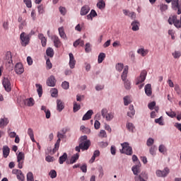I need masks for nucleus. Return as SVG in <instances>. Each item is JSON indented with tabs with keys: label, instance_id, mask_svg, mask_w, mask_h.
Returning a JSON list of instances; mask_svg holds the SVG:
<instances>
[{
	"label": "nucleus",
	"instance_id": "obj_5",
	"mask_svg": "<svg viewBox=\"0 0 181 181\" xmlns=\"http://www.w3.org/2000/svg\"><path fill=\"white\" fill-rule=\"evenodd\" d=\"M102 116L105 118L106 121H112L114 119V112H109L106 108L101 110Z\"/></svg>",
	"mask_w": 181,
	"mask_h": 181
},
{
	"label": "nucleus",
	"instance_id": "obj_24",
	"mask_svg": "<svg viewBox=\"0 0 181 181\" xmlns=\"http://www.w3.org/2000/svg\"><path fill=\"white\" fill-rule=\"evenodd\" d=\"M148 52L149 51H148V49H145L144 48H140L137 50V53L139 54H141L142 57H145V56H146V54H148Z\"/></svg>",
	"mask_w": 181,
	"mask_h": 181
},
{
	"label": "nucleus",
	"instance_id": "obj_8",
	"mask_svg": "<svg viewBox=\"0 0 181 181\" xmlns=\"http://www.w3.org/2000/svg\"><path fill=\"white\" fill-rule=\"evenodd\" d=\"M172 8L174 11H177V15L181 13V3H179V0H172Z\"/></svg>",
	"mask_w": 181,
	"mask_h": 181
},
{
	"label": "nucleus",
	"instance_id": "obj_4",
	"mask_svg": "<svg viewBox=\"0 0 181 181\" xmlns=\"http://www.w3.org/2000/svg\"><path fill=\"white\" fill-rule=\"evenodd\" d=\"M122 149L120 150L121 153H125V155H132V147L129 146V144L125 142L121 144Z\"/></svg>",
	"mask_w": 181,
	"mask_h": 181
},
{
	"label": "nucleus",
	"instance_id": "obj_53",
	"mask_svg": "<svg viewBox=\"0 0 181 181\" xmlns=\"http://www.w3.org/2000/svg\"><path fill=\"white\" fill-rule=\"evenodd\" d=\"M122 69H124V64H117L116 65V70H117V71H122Z\"/></svg>",
	"mask_w": 181,
	"mask_h": 181
},
{
	"label": "nucleus",
	"instance_id": "obj_21",
	"mask_svg": "<svg viewBox=\"0 0 181 181\" xmlns=\"http://www.w3.org/2000/svg\"><path fill=\"white\" fill-rule=\"evenodd\" d=\"M38 37L40 40H41L42 46L45 47L47 43V39L45 37V35H43V34H39Z\"/></svg>",
	"mask_w": 181,
	"mask_h": 181
},
{
	"label": "nucleus",
	"instance_id": "obj_52",
	"mask_svg": "<svg viewBox=\"0 0 181 181\" xmlns=\"http://www.w3.org/2000/svg\"><path fill=\"white\" fill-rule=\"evenodd\" d=\"M99 136L100 138H107V132H105V130H100Z\"/></svg>",
	"mask_w": 181,
	"mask_h": 181
},
{
	"label": "nucleus",
	"instance_id": "obj_6",
	"mask_svg": "<svg viewBox=\"0 0 181 181\" xmlns=\"http://www.w3.org/2000/svg\"><path fill=\"white\" fill-rule=\"evenodd\" d=\"M2 84L4 90L7 91V93L11 92V90H12V87L11 86V81L9 80V78H8V76L3 78Z\"/></svg>",
	"mask_w": 181,
	"mask_h": 181
},
{
	"label": "nucleus",
	"instance_id": "obj_59",
	"mask_svg": "<svg viewBox=\"0 0 181 181\" xmlns=\"http://www.w3.org/2000/svg\"><path fill=\"white\" fill-rule=\"evenodd\" d=\"M155 151H156V146H153L150 148L149 153L151 155H155Z\"/></svg>",
	"mask_w": 181,
	"mask_h": 181
},
{
	"label": "nucleus",
	"instance_id": "obj_49",
	"mask_svg": "<svg viewBox=\"0 0 181 181\" xmlns=\"http://www.w3.org/2000/svg\"><path fill=\"white\" fill-rule=\"evenodd\" d=\"M24 4H25L27 8H32V0H23Z\"/></svg>",
	"mask_w": 181,
	"mask_h": 181
},
{
	"label": "nucleus",
	"instance_id": "obj_34",
	"mask_svg": "<svg viewBox=\"0 0 181 181\" xmlns=\"http://www.w3.org/2000/svg\"><path fill=\"white\" fill-rule=\"evenodd\" d=\"M126 127L128 131H129V132H134V129H135V127L134 126V124L131 122H127L126 124Z\"/></svg>",
	"mask_w": 181,
	"mask_h": 181
},
{
	"label": "nucleus",
	"instance_id": "obj_50",
	"mask_svg": "<svg viewBox=\"0 0 181 181\" xmlns=\"http://www.w3.org/2000/svg\"><path fill=\"white\" fill-rule=\"evenodd\" d=\"M173 56L174 59H179L181 56V53L179 51H175V52L173 53Z\"/></svg>",
	"mask_w": 181,
	"mask_h": 181
},
{
	"label": "nucleus",
	"instance_id": "obj_28",
	"mask_svg": "<svg viewBox=\"0 0 181 181\" xmlns=\"http://www.w3.org/2000/svg\"><path fill=\"white\" fill-rule=\"evenodd\" d=\"M78 158H80V155L78 153H76L71 158L70 163L71 165H73V163H76L77 160H78Z\"/></svg>",
	"mask_w": 181,
	"mask_h": 181
},
{
	"label": "nucleus",
	"instance_id": "obj_43",
	"mask_svg": "<svg viewBox=\"0 0 181 181\" xmlns=\"http://www.w3.org/2000/svg\"><path fill=\"white\" fill-rule=\"evenodd\" d=\"M124 81V88L126 90H131V82L129 80Z\"/></svg>",
	"mask_w": 181,
	"mask_h": 181
},
{
	"label": "nucleus",
	"instance_id": "obj_20",
	"mask_svg": "<svg viewBox=\"0 0 181 181\" xmlns=\"http://www.w3.org/2000/svg\"><path fill=\"white\" fill-rule=\"evenodd\" d=\"M52 40L54 42V45L55 46V47H59V46H60L62 42H60V39L59 38L58 36L53 35L52 36Z\"/></svg>",
	"mask_w": 181,
	"mask_h": 181
},
{
	"label": "nucleus",
	"instance_id": "obj_60",
	"mask_svg": "<svg viewBox=\"0 0 181 181\" xmlns=\"http://www.w3.org/2000/svg\"><path fill=\"white\" fill-rule=\"evenodd\" d=\"M127 115H128V117H130V118H132V117H134L135 115V110H129L127 112Z\"/></svg>",
	"mask_w": 181,
	"mask_h": 181
},
{
	"label": "nucleus",
	"instance_id": "obj_31",
	"mask_svg": "<svg viewBox=\"0 0 181 181\" xmlns=\"http://www.w3.org/2000/svg\"><path fill=\"white\" fill-rule=\"evenodd\" d=\"M98 156H100V151L96 150L94 151L93 155L90 160V163H93V162L95 160V158H98Z\"/></svg>",
	"mask_w": 181,
	"mask_h": 181
},
{
	"label": "nucleus",
	"instance_id": "obj_47",
	"mask_svg": "<svg viewBox=\"0 0 181 181\" xmlns=\"http://www.w3.org/2000/svg\"><path fill=\"white\" fill-rule=\"evenodd\" d=\"M46 65H47V70H50V69H52V67H53V64L50 62L49 59H47Z\"/></svg>",
	"mask_w": 181,
	"mask_h": 181
},
{
	"label": "nucleus",
	"instance_id": "obj_48",
	"mask_svg": "<svg viewBox=\"0 0 181 181\" xmlns=\"http://www.w3.org/2000/svg\"><path fill=\"white\" fill-rule=\"evenodd\" d=\"M167 115H168V117H170L171 118H175V117H176V113L172 110L166 112Z\"/></svg>",
	"mask_w": 181,
	"mask_h": 181
},
{
	"label": "nucleus",
	"instance_id": "obj_46",
	"mask_svg": "<svg viewBox=\"0 0 181 181\" xmlns=\"http://www.w3.org/2000/svg\"><path fill=\"white\" fill-rule=\"evenodd\" d=\"M27 181H35V179L33 178V173H28L27 174Z\"/></svg>",
	"mask_w": 181,
	"mask_h": 181
},
{
	"label": "nucleus",
	"instance_id": "obj_32",
	"mask_svg": "<svg viewBox=\"0 0 181 181\" xmlns=\"http://www.w3.org/2000/svg\"><path fill=\"white\" fill-rule=\"evenodd\" d=\"M17 161H25V153L23 152H19L17 155Z\"/></svg>",
	"mask_w": 181,
	"mask_h": 181
},
{
	"label": "nucleus",
	"instance_id": "obj_2",
	"mask_svg": "<svg viewBox=\"0 0 181 181\" xmlns=\"http://www.w3.org/2000/svg\"><path fill=\"white\" fill-rule=\"evenodd\" d=\"M4 63L8 70H13V61L12 60V53L9 51L5 53Z\"/></svg>",
	"mask_w": 181,
	"mask_h": 181
},
{
	"label": "nucleus",
	"instance_id": "obj_17",
	"mask_svg": "<svg viewBox=\"0 0 181 181\" xmlns=\"http://www.w3.org/2000/svg\"><path fill=\"white\" fill-rule=\"evenodd\" d=\"M94 114L92 110H89L83 117V121H88V119H91V116Z\"/></svg>",
	"mask_w": 181,
	"mask_h": 181
},
{
	"label": "nucleus",
	"instance_id": "obj_42",
	"mask_svg": "<svg viewBox=\"0 0 181 181\" xmlns=\"http://www.w3.org/2000/svg\"><path fill=\"white\" fill-rule=\"evenodd\" d=\"M158 151H159V152H160V153H165V152H166L167 149H166V147L165 146V145L161 144L158 147Z\"/></svg>",
	"mask_w": 181,
	"mask_h": 181
},
{
	"label": "nucleus",
	"instance_id": "obj_10",
	"mask_svg": "<svg viewBox=\"0 0 181 181\" xmlns=\"http://www.w3.org/2000/svg\"><path fill=\"white\" fill-rule=\"evenodd\" d=\"M20 39L22 42V46H28V45H29V40H30V39L29 38V35H26V33H22L20 35Z\"/></svg>",
	"mask_w": 181,
	"mask_h": 181
},
{
	"label": "nucleus",
	"instance_id": "obj_58",
	"mask_svg": "<svg viewBox=\"0 0 181 181\" xmlns=\"http://www.w3.org/2000/svg\"><path fill=\"white\" fill-rule=\"evenodd\" d=\"M101 124L98 122V120H95L94 123L95 129H100V127Z\"/></svg>",
	"mask_w": 181,
	"mask_h": 181
},
{
	"label": "nucleus",
	"instance_id": "obj_14",
	"mask_svg": "<svg viewBox=\"0 0 181 181\" xmlns=\"http://www.w3.org/2000/svg\"><path fill=\"white\" fill-rule=\"evenodd\" d=\"M47 86L49 87H54L56 86V78L54 76H51L47 80Z\"/></svg>",
	"mask_w": 181,
	"mask_h": 181
},
{
	"label": "nucleus",
	"instance_id": "obj_56",
	"mask_svg": "<svg viewBox=\"0 0 181 181\" xmlns=\"http://www.w3.org/2000/svg\"><path fill=\"white\" fill-rule=\"evenodd\" d=\"M45 160H46L47 162H54V157L51 156H47L45 158Z\"/></svg>",
	"mask_w": 181,
	"mask_h": 181
},
{
	"label": "nucleus",
	"instance_id": "obj_13",
	"mask_svg": "<svg viewBox=\"0 0 181 181\" xmlns=\"http://www.w3.org/2000/svg\"><path fill=\"white\" fill-rule=\"evenodd\" d=\"M70 69H74L76 67V59H74V55L73 53H69V63Z\"/></svg>",
	"mask_w": 181,
	"mask_h": 181
},
{
	"label": "nucleus",
	"instance_id": "obj_55",
	"mask_svg": "<svg viewBox=\"0 0 181 181\" xmlns=\"http://www.w3.org/2000/svg\"><path fill=\"white\" fill-rule=\"evenodd\" d=\"M154 143V140L152 138H149L147 140L146 145L147 146H152L153 144Z\"/></svg>",
	"mask_w": 181,
	"mask_h": 181
},
{
	"label": "nucleus",
	"instance_id": "obj_22",
	"mask_svg": "<svg viewBox=\"0 0 181 181\" xmlns=\"http://www.w3.org/2000/svg\"><path fill=\"white\" fill-rule=\"evenodd\" d=\"M90 12V7L88 6H83L81 9V15H87Z\"/></svg>",
	"mask_w": 181,
	"mask_h": 181
},
{
	"label": "nucleus",
	"instance_id": "obj_7",
	"mask_svg": "<svg viewBox=\"0 0 181 181\" xmlns=\"http://www.w3.org/2000/svg\"><path fill=\"white\" fill-rule=\"evenodd\" d=\"M57 138L58 139L57 140V142L54 144V148H53V153H56V152H57V151H59V148L60 146V142L62 141V139H63V138H64V134H62L60 132H58L57 134Z\"/></svg>",
	"mask_w": 181,
	"mask_h": 181
},
{
	"label": "nucleus",
	"instance_id": "obj_12",
	"mask_svg": "<svg viewBox=\"0 0 181 181\" xmlns=\"http://www.w3.org/2000/svg\"><path fill=\"white\" fill-rule=\"evenodd\" d=\"M14 70L16 74H22L25 71L23 69V65L21 63H17L15 66Z\"/></svg>",
	"mask_w": 181,
	"mask_h": 181
},
{
	"label": "nucleus",
	"instance_id": "obj_11",
	"mask_svg": "<svg viewBox=\"0 0 181 181\" xmlns=\"http://www.w3.org/2000/svg\"><path fill=\"white\" fill-rule=\"evenodd\" d=\"M170 170L168 168H165L163 170H158L156 173L158 177H166L169 175Z\"/></svg>",
	"mask_w": 181,
	"mask_h": 181
},
{
	"label": "nucleus",
	"instance_id": "obj_38",
	"mask_svg": "<svg viewBox=\"0 0 181 181\" xmlns=\"http://www.w3.org/2000/svg\"><path fill=\"white\" fill-rule=\"evenodd\" d=\"M104 59H105V54L102 52L98 55V63L100 64L102 62H104Z\"/></svg>",
	"mask_w": 181,
	"mask_h": 181
},
{
	"label": "nucleus",
	"instance_id": "obj_63",
	"mask_svg": "<svg viewBox=\"0 0 181 181\" xmlns=\"http://www.w3.org/2000/svg\"><path fill=\"white\" fill-rule=\"evenodd\" d=\"M18 135H16V132H11L8 133V136L11 138H16Z\"/></svg>",
	"mask_w": 181,
	"mask_h": 181
},
{
	"label": "nucleus",
	"instance_id": "obj_1",
	"mask_svg": "<svg viewBox=\"0 0 181 181\" xmlns=\"http://www.w3.org/2000/svg\"><path fill=\"white\" fill-rule=\"evenodd\" d=\"M132 170L135 175V181H146L145 179H148V174H146V173H141V166L139 165H134L132 168Z\"/></svg>",
	"mask_w": 181,
	"mask_h": 181
},
{
	"label": "nucleus",
	"instance_id": "obj_41",
	"mask_svg": "<svg viewBox=\"0 0 181 181\" xmlns=\"http://www.w3.org/2000/svg\"><path fill=\"white\" fill-rule=\"evenodd\" d=\"M17 179L21 181L25 180V175H23V173H22V170H21V173H18L17 174Z\"/></svg>",
	"mask_w": 181,
	"mask_h": 181
},
{
	"label": "nucleus",
	"instance_id": "obj_40",
	"mask_svg": "<svg viewBox=\"0 0 181 181\" xmlns=\"http://www.w3.org/2000/svg\"><path fill=\"white\" fill-rule=\"evenodd\" d=\"M49 175L51 179H56V177H57V173L54 170H52Z\"/></svg>",
	"mask_w": 181,
	"mask_h": 181
},
{
	"label": "nucleus",
	"instance_id": "obj_61",
	"mask_svg": "<svg viewBox=\"0 0 181 181\" xmlns=\"http://www.w3.org/2000/svg\"><path fill=\"white\" fill-rule=\"evenodd\" d=\"M81 170H82V172H83V173H87V165L83 164L82 166H81Z\"/></svg>",
	"mask_w": 181,
	"mask_h": 181
},
{
	"label": "nucleus",
	"instance_id": "obj_30",
	"mask_svg": "<svg viewBox=\"0 0 181 181\" xmlns=\"http://www.w3.org/2000/svg\"><path fill=\"white\" fill-rule=\"evenodd\" d=\"M35 87L37 88V92L39 97H42V94H43V87L40 84H36Z\"/></svg>",
	"mask_w": 181,
	"mask_h": 181
},
{
	"label": "nucleus",
	"instance_id": "obj_44",
	"mask_svg": "<svg viewBox=\"0 0 181 181\" xmlns=\"http://www.w3.org/2000/svg\"><path fill=\"white\" fill-rule=\"evenodd\" d=\"M62 88H64V90H69V88H70V85L67 81H64L62 84Z\"/></svg>",
	"mask_w": 181,
	"mask_h": 181
},
{
	"label": "nucleus",
	"instance_id": "obj_57",
	"mask_svg": "<svg viewBox=\"0 0 181 181\" xmlns=\"http://www.w3.org/2000/svg\"><path fill=\"white\" fill-rule=\"evenodd\" d=\"M160 9L162 12L165 11H168V5L166 4H161L160 6Z\"/></svg>",
	"mask_w": 181,
	"mask_h": 181
},
{
	"label": "nucleus",
	"instance_id": "obj_33",
	"mask_svg": "<svg viewBox=\"0 0 181 181\" xmlns=\"http://www.w3.org/2000/svg\"><path fill=\"white\" fill-rule=\"evenodd\" d=\"M58 30L60 37H62V39H66V33H64V28H63V27H61L58 29Z\"/></svg>",
	"mask_w": 181,
	"mask_h": 181
},
{
	"label": "nucleus",
	"instance_id": "obj_16",
	"mask_svg": "<svg viewBox=\"0 0 181 181\" xmlns=\"http://www.w3.org/2000/svg\"><path fill=\"white\" fill-rule=\"evenodd\" d=\"M57 110L59 112H62L64 110V103L60 100H57Z\"/></svg>",
	"mask_w": 181,
	"mask_h": 181
},
{
	"label": "nucleus",
	"instance_id": "obj_18",
	"mask_svg": "<svg viewBox=\"0 0 181 181\" xmlns=\"http://www.w3.org/2000/svg\"><path fill=\"white\" fill-rule=\"evenodd\" d=\"M23 103L25 105H27L28 107H33V105H35V100H33V98H30L24 100Z\"/></svg>",
	"mask_w": 181,
	"mask_h": 181
},
{
	"label": "nucleus",
	"instance_id": "obj_25",
	"mask_svg": "<svg viewBox=\"0 0 181 181\" xmlns=\"http://www.w3.org/2000/svg\"><path fill=\"white\" fill-rule=\"evenodd\" d=\"M9 124V119L6 117H4L3 119H1V128H5L6 125Z\"/></svg>",
	"mask_w": 181,
	"mask_h": 181
},
{
	"label": "nucleus",
	"instance_id": "obj_9",
	"mask_svg": "<svg viewBox=\"0 0 181 181\" xmlns=\"http://www.w3.org/2000/svg\"><path fill=\"white\" fill-rule=\"evenodd\" d=\"M147 74H148V72L146 70H143L141 72L139 77H138L136 81V86H138V84H141V83H144V81L146 80Z\"/></svg>",
	"mask_w": 181,
	"mask_h": 181
},
{
	"label": "nucleus",
	"instance_id": "obj_3",
	"mask_svg": "<svg viewBox=\"0 0 181 181\" xmlns=\"http://www.w3.org/2000/svg\"><path fill=\"white\" fill-rule=\"evenodd\" d=\"M90 145L91 142L90 141H80L78 146L75 148V151H76V152H80L81 149V151H87Z\"/></svg>",
	"mask_w": 181,
	"mask_h": 181
},
{
	"label": "nucleus",
	"instance_id": "obj_45",
	"mask_svg": "<svg viewBox=\"0 0 181 181\" xmlns=\"http://www.w3.org/2000/svg\"><path fill=\"white\" fill-rule=\"evenodd\" d=\"M85 52L86 53H90V52H91V47H90V42H88V43L86 44V45H85Z\"/></svg>",
	"mask_w": 181,
	"mask_h": 181
},
{
	"label": "nucleus",
	"instance_id": "obj_19",
	"mask_svg": "<svg viewBox=\"0 0 181 181\" xmlns=\"http://www.w3.org/2000/svg\"><path fill=\"white\" fill-rule=\"evenodd\" d=\"M144 90L146 95H148V97H151V95H152V86L151 84L146 85Z\"/></svg>",
	"mask_w": 181,
	"mask_h": 181
},
{
	"label": "nucleus",
	"instance_id": "obj_15",
	"mask_svg": "<svg viewBox=\"0 0 181 181\" xmlns=\"http://www.w3.org/2000/svg\"><path fill=\"white\" fill-rule=\"evenodd\" d=\"M2 151H3V158L6 159V158L9 156V153H11V148H9L8 146H4Z\"/></svg>",
	"mask_w": 181,
	"mask_h": 181
},
{
	"label": "nucleus",
	"instance_id": "obj_23",
	"mask_svg": "<svg viewBox=\"0 0 181 181\" xmlns=\"http://www.w3.org/2000/svg\"><path fill=\"white\" fill-rule=\"evenodd\" d=\"M127 75H128V66H126L124 68V71H123L122 74V81H127Z\"/></svg>",
	"mask_w": 181,
	"mask_h": 181
},
{
	"label": "nucleus",
	"instance_id": "obj_36",
	"mask_svg": "<svg viewBox=\"0 0 181 181\" xmlns=\"http://www.w3.org/2000/svg\"><path fill=\"white\" fill-rule=\"evenodd\" d=\"M123 100L124 105H129V104H131V103H132V100H131V96H125Z\"/></svg>",
	"mask_w": 181,
	"mask_h": 181
},
{
	"label": "nucleus",
	"instance_id": "obj_64",
	"mask_svg": "<svg viewBox=\"0 0 181 181\" xmlns=\"http://www.w3.org/2000/svg\"><path fill=\"white\" fill-rule=\"evenodd\" d=\"M39 13H43L45 12V8H43V6H39L37 7Z\"/></svg>",
	"mask_w": 181,
	"mask_h": 181
},
{
	"label": "nucleus",
	"instance_id": "obj_62",
	"mask_svg": "<svg viewBox=\"0 0 181 181\" xmlns=\"http://www.w3.org/2000/svg\"><path fill=\"white\" fill-rule=\"evenodd\" d=\"M59 12L62 13V15H66V8L63 6L59 7Z\"/></svg>",
	"mask_w": 181,
	"mask_h": 181
},
{
	"label": "nucleus",
	"instance_id": "obj_35",
	"mask_svg": "<svg viewBox=\"0 0 181 181\" xmlns=\"http://www.w3.org/2000/svg\"><path fill=\"white\" fill-rule=\"evenodd\" d=\"M97 6L99 9H104V8H105V1L103 0H99L97 4Z\"/></svg>",
	"mask_w": 181,
	"mask_h": 181
},
{
	"label": "nucleus",
	"instance_id": "obj_29",
	"mask_svg": "<svg viewBox=\"0 0 181 181\" xmlns=\"http://www.w3.org/2000/svg\"><path fill=\"white\" fill-rule=\"evenodd\" d=\"M66 160H67V153H64V154L59 157V164L63 165Z\"/></svg>",
	"mask_w": 181,
	"mask_h": 181
},
{
	"label": "nucleus",
	"instance_id": "obj_26",
	"mask_svg": "<svg viewBox=\"0 0 181 181\" xmlns=\"http://www.w3.org/2000/svg\"><path fill=\"white\" fill-rule=\"evenodd\" d=\"M132 29L134 32H136V30H139V23L138 21H133L132 23Z\"/></svg>",
	"mask_w": 181,
	"mask_h": 181
},
{
	"label": "nucleus",
	"instance_id": "obj_51",
	"mask_svg": "<svg viewBox=\"0 0 181 181\" xmlns=\"http://www.w3.org/2000/svg\"><path fill=\"white\" fill-rule=\"evenodd\" d=\"M155 107H156V103L154 101L148 103V107L149 108V110H153Z\"/></svg>",
	"mask_w": 181,
	"mask_h": 181
},
{
	"label": "nucleus",
	"instance_id": "obj_39",
	"mask_svg": "<svg viewBox=\"0 0 181 181\" xmlns=\"http://www.w3.org/2000/svg\"><path fill=\"white\" fill-rule=\"evenodd\" d=\"M81 108V106L77 104V102L74 103V107H73L74 112H77V111H78Z\"/></svg>",
	"mask_w": 181,
	"mask_h": 181
},
{
	"label": "nucleus",
	"instance_id": "obj_27",
	"mask_svg": "<svg viewBox=\"0 0 181 181\" xmlns=\"http://www.w3.org/2000/svg\"><path fill=\"white\" fill-rule=\"evenodd\" d=\"M28 135H29L33 142H36V141L35 140V134H33V129H32V128H29L28 129Z\"/></svg>",
	"mask_w": 181,
	"mask_h": 181
},
{
	"label": "nucleus",
	"instance_id": "obj_37",
	"mask_svg": "<svg viewBox=\"0 0 181 181\" xmlns=\"http://www.w3.org/2000/svg\"><path fill=\"white\" fill-rule=\"evenodd\" d=\"M46 53L47 56H49V57H53V56H54V51L51 47H49L46 50Z\"/></svg>",
	"mask_w": 181,
	"mask_h": 181
},
{
	"label": "nucleus",
	"instance_id": "obj_54",
	"mask_svg": "<svg viewBox=\"0 0 181 181\" xmlns=\"http://www.w3.org/2000/svg\"><path fill=\"white\" fill-rule=\"evenodd\" d=\"M58 90L56 88H54L51 90V95L52 97H57Z\"/></svg>",
	"mask_w": 181,
	"mask_h": 181
}]
</instances>
